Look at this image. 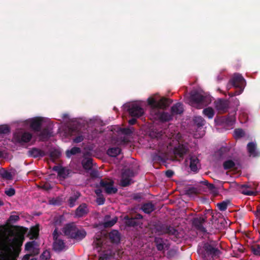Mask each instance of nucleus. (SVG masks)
I'll return each instance as SVG.
<instances>
[{"label": "nucleus", "instance_id": "nucleus-62", "mask_svg": "<svg viewBox=\"0 0 260 260\" xmlns=\"http://www.w3.org/2000/svg\"><path fill=\"white\" fill-rule=\"evenodd\" d=\"M202 182H203V183L204 185H207V186H209V188L210 189H212V188H214V185H213V184H209V183H208V182L207 180H205V181H203Z\"/></svg>", "mask_w": 260, "mask_h": 260}, {"label": "nucleus", "instance_id": "nucleus-8", "mask_svg": "<svg viewBox=\"0 0 260 260\" xmlns=\"http://www.w3.org/2000/svg\"><path fill=\"white\" fill-rule=\"evenodd\" d=\"M189 152L187 144L178 143L173 149V154L176 160H182L184 156Z\"/></svg>", "mask_w": 260, "mask_h": 260}, {"label": "nucleus", "instance_id": "nucleus-58", "mask_svg": "<svg viewBox=\"0 0 260 260\" xmlns=\"http://www.w3.org/2000/svg\"><path fill=\"white\" fill-rule=\"evenodd\" d=\"M174 174V172L171 170H168L167 171H166L165 173L166 176L168 178L172 177L173 176Z\"/></svg>", "mask_w": 260, "mask_h": 260}, {"label": "nucleus", "instance_id": "nucleus-5", "mask_svg": "<svg viewBox=\"0 0 260 260\" xmlns=\"http://www.w3.org/2000/svg\"><path fill=\"white\" fill-rule=\"evenodd\" d=\"M232 86L237 88V93L241 94L244 88L246 81L244 78L239 74H234L233 78L229 81Z\"/></svg>", "mask_w": 260, "mask_h": 260}, {"label": "nucleus", "instance_id": "nucleus-13", "mask_svg": "<svg viewBox=\"0 0 260 260\" xmlns=\"http://www.w3.org/2000/svg\"><path fill=\"white\" fill-rule=\"evenodd\" d=\"M89 209L86 203L80 204L75 211V216L77 218H81L85 216L89 213Z\"/></svg>", "mask_w": 260, "mask_h": 260}, {"label": "nucleus", "instance_id": "nucleus-46", "mask_svg": "<svg viewBox=\"0 0 260 260\" xmlns=\"http://www.w3.org/2000/svg\"><path fill=\"white\" fill-rule=\"evenodd\" d=\"M60 155V152L57 150L51 151L50 153V156L53 158H57Z\"/></svg>", "mask_w": 260, "mask_h": 260}, {"label": "nucleus", "instance_id": "nucleus-49", "mask_svg": "<svg viewBox=\"0 0 260 260\" xmlns=\"http://www.w3.org/2000/svg\"><path fill=\"white\" fill-rule=\"evenodd\" d=\"M1 175L3 178L8 180H11L12 179L11 173L7 171H5L3 173H2Z\"/></svg>", "mask_w": 260, "mask_h": 260}, {"label": "nucleus", "instance_id": "nucleus-35", "mask_svg": "<svg viewBox=\"0 0 260 260\" xmlns=\"http://www.w3.org/2000/svg\"><path fill=\"white\" fill-rule=\"evenodd\" d=\"M194 123L198 126L202 127L205 123V119L201 116H196L193 119Z\"/></svg>", "mask_w": 260, "mask_h": 260}, {"label": "nucleus", "instance_id": "nucleus-37", "mask_svg": "<svg viewBox=\"0 0 260 260\" xmlns=\"http://www.w3.org/2000/svg\"><path fill=\"white\" fill-rule=\"evenodd\" d=\"M245 136L244 131L241 128H237L234 130V136L235 139L241 138Z\"/></svg>", "mask_w": 260, "mask_h": 260}, {"label": "nucleus", "instance_id": "nucleus-14", "mask_svg": "<svg viewBox=\"0 0 260 260\" xmlns=\"http://www.w3.org/2000/svg\"><path fill=\"white\" fill-rule=\"evenodd\" d=\"M43 119L41 117H37L30 120V127L35 132L41 131Z\"/></svg>", "mask_w": 260, "mask_h": 260}, {"label": "nucleus", "instance_id": "nucleus-64", "mask_svg": "<svg viewBox=\"0 0 260 260\" xmlns=\"http://www.w3.org/2000/svg\"><path fill=\"white\" fill-rule=\"evenodd\" d=\"M62 167L58 166H55L53 167V170L57 172V174H58V172H59V171L62 169Z\"/></svg>", "mask_w": 260, "mask_h": 260}, {"label": "nucleus", "instance_id": "nucleus-34", "mask_svg": "<svg viewBox=\"0 0 260 260\" xmlns=\"http://www.w3.org/2000/svg\"><path fill=\"white\" fill-rule=\"evenodd\" d=\"M151 159L154 162H165L164 156L159 153H154L151 155Z\"/></svg>", "mask_w": 260, "mask_h": 260}, {"label": "nucleus", "instance_id": "nucleus-51", "mask_svg": "<svg viewBox=\"0 0 260 260\" xmlns=\"http://www.w3.org/2000/svg\"><path fill=\"white\" fill-rule=\"evenodd\" d=\"M230 150L229 148L227 147H222L220 148V149L218 151V152L220 155V156H222L224 154L229 152Z\"/></svg>", "mask_w": 260, "mask_h": 260}, {"label": "nucleus", "instance_id": "nucleus-52", "mask_svg": "<svg viewBox=\"0 0 260 260\" xmlns=\"http://www.w3.org/2000/svg\"><path fill=\"white\" fill-rule=\"evenodd\" d=\"M19 219V216L18 215H11L8 220V221L10 222H15L16 221H18Z\"/></svg>", "mask_w": 260, "mask_h": 260}, {"label": "nucleus", "instance_id": "nucleus-40", "mask_svg": "<svg viewBox=\"0 0 260 260\" xmlns=\"http://www.w3.org/2000/svg\"><path fill=\"white\" fill-rule=\"evenodd\" d=\"M250 249L253 254L255 255L260 256V245L258 244H255L252 245Z\"/></svg>", "mask_w": 260, "mask_h": 260}, {"label": "nucleus", "instance_id": "nucleus-30", "mask_svg": "<svg viewBox=\"0 0 260 260\" xmlns=\"http://www.w3.org/2000/svg\"><path fill=\"white\" fill-rule=\"evenodd\" d=\"M121 152V149L118 147L109 148L107 151V154L111 157H116Z\"/></svg>", "mask_w": 260, "mask_h": 260}, {"label": "nucleus", "instance_id": "nucleus-29", "mask_svg": "<svg viewBox=\"0 0 260 260\" xmlns=\"http://www.w3.org/2000/svg\"><path fill=\"white\" fill-rule=\"evenodd\" d=\"M141 209L144 213L150 214L155 210V206L151 202H148L142 205Z\"/></svg>", "mask_w": 260, "mask_h": 260}, {"label": "nucleus", "instance_id": "nucleus-44", "mask_svg": "<svg viewBox=\"0 0 260 260\" xmlns=\"http://www.w3.org/2000/svg\"><path fill=\"white\" fill-rule=\"evenodd\" d=\"M186 194L191 195L193 194H197L198 193V190L197 188L194 187H189L186 190Z\"/></svg>", "mask_w": 260, "mask_h": 260}, {"label": "nucleus", "instance_id": "nucleus-7", "mask_svg": "<svg viewBox=\"0 0 260 260\" xmlns=\"http://www.w3.org/2000/svg\"><path fill=\"white\" fill-rule=\"evenodd\" d=\"M124 107L132 117L139 118L144 114L143 109L136 104L127 103Z\"/></svg>", "mask_w": 260, "mask_h": 260}, {"label": "nucleus", "instance_id": "nucleus-28", "mask_svg": "<svg viewBox=\"0 0 260 260\" xmlns=\"http://www.w3.org/2000/svg\"><path fill=\"white\" fill-rule=\"evenodd\" d=\"M125 223L127 226L135 227L140 224L139 221L137 219L134 218H129L128 216L124 217Z\"/></svg>", "mask_w": 260, "mask_h": 260}, {"label": "nucleus", "instance_id": "nucleus-39", "mask_svg": "<svg viewBox=\"0 0 260 260\" xmlns=\"http://www.w3.org/2000/svg\"><path fill=\"white\" fill-rule=\"evenodd\" d=\"M235 166V162L232 160H228L223 162V167L225 170L233 168Z\"/></svg>", "mask_w": 260, "mask_h": 260}, {"label": "nucleus", "instance_id": "nucleus-36", "mask_svg": "<svg viewBox=\"0 0 260 260\" xmlns=\"http://www.w3.org/2000/svg\"><path fill=\"white\" fill-rule=\"evenodd\" d=\"M229 204H230V201L226 200L218 203L216 205L220 211H224L226 210Z\"/></svg>", "mask_w": 260, "mask_h": 260}, {"label": "nucleus", "instance_id": "nucleus-63", "mask_svg": "<svg viewBox=\"0 0 260 260\" xmlns=\"http://www.w3.org/2000/svg\"><path fill=\"white\" fill-rule=\"evenodd\" d=\"M141 195L139 193L134 194L133 199L135 200H138L141 199Z\"/></svg>", "mask_w": 260, "mask_h": 260}, {"label": "nucleus", "instance_id": "nucleus-56", "mask_svg": "<svg viewBox=\"0 0 260 260\" xmlns=\"http://www.w3.org/2000/svg\"><path fill=\"white\" fill-rule=\"evenodd\" d=\"M58 175L60 177H62L63 178H66L67 177V174H66V170L64 168H62L58 172Z\"/></svg>", "mask_w": 260, "mask_h": 260}, {"label": "nucleus", "instance_id": "nucleus-4", "mask_svg": "<svg viewBox=\"0 0 260 260\" xmlns=\"http://www.w3.org/2000/svg\"><path fill=\"white\" fill-rule=\"evenodd\" d=\"M155 233L158 235L168 234L177 237L179 234L178 231L174 227L165 224H157L155 225Z\"/></svg>", "mask_w": 260, "mask_h": 260}, {"label": "nucleus", "instance_id": "nucleus-21", "mask_svg": "<svg viewBox=\"0 0 260 260\" xmlns=\"http://www.w3.org/2000/svg\"><path fill=\"white\" fill-rule=\"evenodd\" d=\"M183 111V106L181 103L175 104L171 108V113L173 116L175 115H181Z\"/></svg>", "mask_w": 260, "mask_h": 260}, {"label": "nucleus", "instance_id": "nucleus-17", "mask_svg": "<svg viewBox=\"0 0 260 260\" xmlns=\"http://www.w3.org/2000/svg\"><path fill=\"white\" fill-rule=\"evenodd\" d=\"M77 229V226L74 223H69L66 225L62 231L65 235L73 239Z\"/></svg>", "mask_w": 260, "mask_h": 260}, {"label": "nucleus", "instance_id": "nucleus-59", "mask_svg": "<svg viewBox=\"0 0 260 260\" xmlns=\"http://www.w3.org/2000/svg\"><path fill=\"white\" fill-rule=\"evenodd\" d=\"M105 199L104 198H99L96 200V203L99 205H103L105 203Z\"/></svg>", "mask_w": 260, "mask_h": 260}, {"label": "nucleus", "instance_id": "nucleus-9", "mask_svg": "<svg viewBox=\"0 0 260 260\" xmlns=\"http://www.w3.org/2000/svg\"><path fill=\"white\" fill-rule=\"evenodd\" d=\"M100 186L104 189L107 194L116 193L118 190L117 188L114 186V181L109 179H101Z\"/></svg>", "mask_w": 260, "mask_h": 260}, {"label": "nucleus", "instance_id": "nucleus-20", "mask_svg": "<svg viewBox=\"0 0 260 260\" xmlns=\"http://www.w3.org/2000/svg\"><path fill=\"white\" fill-rule=\"evenodd\" d=\"M154 242L158 251H165L167 245L165 242V240L159 237H155Z\"/></svg>", "mask_w": 260, "mask_h": 260}, {"label": "nucleus", "instance_id": "nucleus-10", "mask_svg": "<svg viewBox=\"0 0 260 260\" xmlns=\"http://www.w3.org/2000/svg\"><path fill=\"white\" fill-rule=\"evenodd\" d=\"M135 176L134 171L129 168L123 170L121 174L120 185L122 187H126L132 183V178Z\"/></svg>", "mask_w": 260, "mask_h": 260}, {"label": "nucleus", "instance_id": "nucleus-54", "mask_svg": "<svg viewBox=\"0 0 260 260\" xmlns=\"http://www.w3.org/2000/svg\"><path fill=\"white\" fill-rule=\"evenodd\" d=\"M90 175L92 178H96L98 177L99 172L98 171L95 169L90 170Z\"/></svg>", "mask_w": 260, "mask_h": 260}, {"label": "nucleus", "instance_id": "nucleus-61", "mask_svg": "<svg viewBox=\"0 0 260 260\" xmlns=\"http://www.w3.org/2000/svg\"><path fill=\"white\" fill-rule=\"evenodd\" d=\"M242 193L247 196H251L254 193L253 191L251 190H243Z\"/></svg>", "mask_w": 260, "mask_h": 260}, {"label": "nucleus", "instance_id": "nucleus-41", "mask_svg": "<svg viewBox=\"0 0 260 260\" xmlns=\"http://www.w3.org/2000/svg\"><path fill=\"white\" fill-rule=\"evenodd\" d=\"M117 221V218L115 217L110 220L105 221L104 223V226L106 228L112 227L116 223Z\"/></svg>", "mask_w": 260, "mask_h": 260}, {"label": "nucleus", "instance_id": "nucleus-23", "mask_svg": "<svg viewBox=\"0 0 260 260\" xmlns=\"http://www.w3.org/2000/svg\"><path fill=\"white\" fill-rule=\"evenodd\" d=\"M247 151L250 155L253 157L258 156L260 155L259 152L256 150V144L253 142H249L247 146Z\"/></svg>", "mask_w": 260, "mask_h": 260}, {"label": "nucleus", "instance_id": "nucleus-32", "mask_svg": "<svg viewBox=\"0 0 260 260\" xmlns=\"http://www.w3.org/2000/svg\"><path fill=\"white\" fill-rule=\"evenodd\" d=\"M81 150L79 147H73L70 150L66 151V155L68 158L71 157L72 155L81 153Z\"/></svg>", "mask_w": 260, "mask_h": 260}, {"label": "nucleus", "instance_id": "nucleus-6", "mask_svg": "<svg viewBox=\"0 0 260 260\" xmlns=\"http://www.w3.org/2000/svg\"><path fill=\"white\" fill-rule=\"evenodd\" d=\"M60 235L61 233L57 232V229H55L52 234L53 240L52 248L54 251L58 252L62 251L66 247L64 241L59 238Z\"/></svg>", "mask_w": 260, "mask_h": 260}, {"label": "nucleus", "instance_id": "nucleus-24", "mask_svg": "<svg viewBox=\"0 0 260 260\" xmlns=\"http://www.w3.org/2000/svg\"><path fill=\"white\" fill-rule=\"evenodd\" d=\"M28 153L29 156L34 158L42 157L45 155L44 151L37 148H32L28 151Z\"/></svg>", "mask_w": 260, "mask_h": 260}, {"label": "nucleus", "instance_id": "nucleus-2", "mask_svg": "<svg viewBox=\"0 0 260 260\" xmlns=\"http://www.w3.org/2000/svg\"><path fill=\"white\" fill-rule=\"evenodd\" d=\"M205 260H214L218 258L221 254V251L216 247L214 243H205L201 250Z\"/></svg>", "mask_w": 260, "mask_h": 260}, {"label": "nucleus", "instance_id": "nucleus-18", "mask_svg": "<svg viewBox=\"0 0 260 260\" xmlns=\"http://www.w3.org/2000/svg\"><path fill=\"white\" fill-rule=\"evenodd\" d=\"M204 96L197 91L191 92L190 96V102L191 104H199L202 103Z\"/></svg>", "mask_w": 260, "mask_h": 260}, {"label": "nucleus", "instance_id": "nucleus-50", "mask_svg": "<svg viewBox=\"0 0 260 260\" xmlns=\"http://www.w3.org/2000/svg\"><path fill=\"white\" fill-rule=\"evenodd\" d=\"M30 234L32 235L34 238L37 237L39 234V229L37 227L32 228L30 230Z\"/></svg>", "mask_w": 260, "mask_h": 260}, {"label": "nucleus", "instance_id": "nucleus-26", "mask_svg": "<svg viewBox=\"0 0 260 260\" xmlns=\"http://www.w3.org/2000/svg\"><path fill=\"white\" fill-rule=\"evenodd\" d=\"M199 164V159L195 156H191L190 157V165L189 167L190 170L194 172H197L198 168L197 165Z\"/></svg>", "mask_w": 260, "mask_h": 260}, {"label": "nucleus", "instance_id": "nucleus-25", "mask_svg": "<svg viewBox=\"0 0 260 260\" xmlns=\"http://www.w3.org/2000/svg\"><path fill=\"white\" fill-rule=\"evenodd\" d=\"M93 159L91 158H84L81 162L83 169L88 171L91 170L93 167Z\"/></svg>", "mask_w": 260, "mask_h": 260}, {"label": "nucleus", "instance_id": "nucleus-60", "mask_svg": "<svg viewBox=\"0 0 260 260\" xmlns=\"http://www.w3.org/2000/svg\"><path fill=\"white\" fill-rule=\"evenodd\" d=\"M254 213L260 220V206L257 207V209L254 212Z\"/></svg>", "mask_w": 260, "mask_h": 260}, {"label": "nucleus", "instance_id": "nucleus-33", "mask_svg": "<svg viewBox=\"0 0 260 260\" xmlns=\"http://www.w3.org/2000/svg\"><path fill=\"white\" fill-rule=\"evenodd\" d=\"M203 114L209 119H212L214 116L215 112L212 108L209 107L203 110Z\"/></svg>", "mask_w": 260, "mask_h": 260}, {"label": "nucleus", "instance_id": "nucleus-38", "mask_svg": "<svg viewBox=\"0 0 260 260\" xmlns=\"http://www.w3.org/2000/svg\"><path fill=\"white\" fill-rule=\"evenodd\" d=\"M35 241L28 242L25 245V250L29 251H37L38 249L34 248Z\"/></svg>", "mask_w": 260, "mask_h": 260}, {"label": "nucleus", "instance_id": "nucleus-12", "mask_svg": "<svg viewBox=\"0 0 260 260\" xmlns=\"http://www.w3.org/2000/svg\"><path fill=\"white\" fill-rule=\"evenodd\" d=\"M216 109L220 113H225L229 108V102L223 99H218L214 102Z\"/></svg>", "mask_w": 260, "mask_h": 260}, {"label": "nucleus", "instance_id": "nucleus-57", "mask_svg": "<svg viewBox=\"0 0 260 260\" xmlns=\"http://www.w3.org/2000/svg\"><path fill=\"white\" fill-rule=\"evenodd\" d=\"M93 244L96 245L97 247H101L102 245V242L100 238H96V239L94 240Z\"/></svg>", "mask_w": 260, "mask_h": 260}, {"label": "nucleus", "instance_id": "nucleus-53", "mask_svg": "<svg viewBox=\"0 0 260 260\" xmlns=\"http://www.w3.org/2000/svg\"><path fill=\"white\" fill-rule=\"evenodd\" d=\"M84 140V137L82 135H79L77 137H76L75 138L73 139V142L75 143H79L80 142H81Z\"/></svg>", "mask_w": 260, "mask_h": 260}, {"label": "nucleus", "instance_id": "nucleus-55", "mask_svg": "<svg viewBox=\"0 0 260 260\" xmlns=\"http://www.w3.org/2000/svg\"><path fill=\"white\" fill-rule=\"evenodd\" d=\"M111 255L107 253H104L102 254L99 258V260H109Z\"/></svg>", "mask_w": 260, "mask_h": 260}, {"label": "nucleus", "instance_id": "nucleus-19", "mask_svg": "<svg viewBox=\"0 0 260 260\" xmlns=\"http://www.w3.org/2000/svg\"><path fill=\"white\" fill-rule=\"evenodd\" d=\"M16 138L18 142L27 143L31 139L32 135L29 132H24L18 134Z\"/></svg>", "mask_w": 260, "mask_h": 260}, {"label": "nucleus", "instance_id": "nucleus-43", "mask_svg": "<svg viewBox=\"0 0 260 260\" xmlns=\"http://www.w3.org/2000/svg\"><path fill=\"white\" fill-rule=\"evenodd\" d=\"M50 257V254L49 250L44 251L40 255L41 260H48Z\"/></svg>", "mask_w": 260, "mask_h": 260}, {"label": "nucleus", "instance_id": "nucleus-15", "mask_svg": "<svg viewBox=\"0 0 260 260\" xmlns=\"http://www.w3.org/2000/svg\"><path fill=\"white\" fill-rule=\"evenodd\" d=\"M40 134L39 136L41 141H45L48 140L49 138L53 136L52 128L50 125H48L42 129L39 132Z\"/></svg>", "mask_w": 260, "mask_h": 260}, {"label": "nucleus", "instance_id": "nucleus-45", "mask_svg": "<svg viewBox=\"0 0 260 260\" xmlns=\"http://www.w3.org/2000/svg\"><path fill=\"white\" fill-rule=\"evenodd\" d=\"M5 194L9 197H12L15 194V190L14 188L11 187L6 189L5 191Z\"/></svg>", "mask_w": 260, "mask_h": 260}, {"label": "nucleus", "instance_id": "nucleus-11", "mask_svg": "<svg viewBox=\"0 0 260 260\" xmlns=\"http://www.w3.org/2000/svg\"><path fill=\"white\" fill-rule=\"evenodd\" d=\"M207 218L199 217L194 218L192 220V225L194 228L199 232L205 233L207 232L206 228L203 224L206 222Z\"/></svg>", "mask_w": 260, "mask_h": 260}, {"label": "nucleus", "instance_id": "nucleus-22", "mask_svg": "<svg viewBox=\"0 0 260 260\" xmlns=\"http://www.w3.org/2000/svg\"><path fill=\"white\" fill-rule=\"evenodd\" d=\"M109 238L113 243L117 244L120 240V235L117 230H112L109 233Z\"/></svg>", "mask_w": 260, "mask_h": 260}, {"label": "nucleus", "instance_id": "nucleus-31", "mask_svg": "<svg viewBox=\"0 0 260 260\" xmlns=\"http://www.w3.org/2000/svg\"><path fill=\"white\" fill-rule=\"evenodd\" d=\"M86 236V232L84 229L77 228L73 239L81 240L84 238Z\"/></svg>", "mask_w": 260, "mask_h": 260}, {"label": "nucleus", "instance_id": "nucleus-3", "mask_svg": "<svg viewBox=\"0 0 260 260\" xmlns=\"http://www.w3.org/2000/svg\"><path fill=\"white\" fill-rule=\"evenodd\" d=\"M147 102L148 105L152 108L151 110L152 114H153L158 109L166 108L172 103V101L171 99L164 97L161 98L158 101L153 98H149L148 99Z\"/></svg>", "mask_w": 260, "mask_h": 260}, {"label": "nucleus", "instance_id": "nucleus-1", "mask_svg": "<svg viewBox=\"0 0 260 260\" xmlns=\"http://www.w3.org/2000/svg\"><path fill=\"white\" fill-rule=\"evenodd\" d=\"M24 240V236L22 234H17L12 239H9L10 242L8 244L3 242L0 245V260H10L11 254L13 252L18 256L21 251V247Z\"/></svg>", "mask_w": 260, "mask_h": 260}, {"label": "nucleus", "instance_id": "nucleus-27", "mask_svg": "<svg viewBox=\"0 0 260 260\" xmlns=\"http://www.w3.org/2000/svg\"><path fill=\"white\" fill-rule=\"evenodd\" d=\"M81 196V193L77 191L74 193V194L70 196L68 199V202L70 207L72 208L75 205L76 201Z\"/></svg>", "mask_w": 260, "mask_h": 260}, {"label": "nucleus", "instance_id": "nucleus-42", "mask_svg": "<svg viewBox=\"0 0 260 260\" xmlns=\"http://www.w3.org/2000/svg\"><path fill=\"white\" fill-rule=\"evenodd\" d=\"M10 132V127L7 125H0V135L2 134H8Z\"/></svg>", "mask_w": 260, "mask_h": 260}, {"label": "nucleus", "instance_id": "nucleus-48", "mask_svg": "<svg viewBox=\"0 0 260 260\" xmlns=\"http://www.w3.org/2000/svg\"><path fill=\"white\" fill-rule=\"evenodd\" d=\"M39 250H37V251H31V253L26 254L23 256V260H29V258L31 256H34L39 254Z\"/></svg>", "mask_w": 260, "mask_h": 260}, {"label": "nucleus", "instance_id": "nucleus-16", "mask_svg": "<svg viewBox=\"0 0 260 260\" xmlns=\"http://www.w3.org/2000/svg\"><path fill=\"white\" fill-rule=\"evenodd\" d=\"M160 109H158L155 111L153 114L156 115V118L159 119L162 122L169 121L173 119L172 115L168 112H161L160 110Z\"/></svg>", "mask_w": 260, "mask_h": 260}, {"label": "nucleus", "instance_id": "nucleus-47", "mask_svg": "<svg viewBox=\"0 0 260 260\" xmlns=\"http://www.w3.org/2000/svg\"><path fill=\"white\" fill-rule=\"evenodd\" d=\"M120 132L126 136H129L133 133V131L128 127L122 128L120 129Z\"/></svg>", "mask_w": 260, "mask_h": 260}]
</instances>
